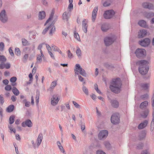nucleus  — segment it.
<instances>
[{
    "instance_id": "1",
    "label": "nucleus",
    "mask_w": 154,
    "mask_h": 154,
    "mask_svg": "<svg viewBox=\"0 0 154 154\" xmlns=\"http://www.w3.org/2000/svg\"><path fill=\"white\" fill-rule=\"evenodd\" d=\"M122 85L120 79L117 78L113 80L111 82L109 88L111 91L115 93H118L120 91Z\"/></svg>"
},
{
    "instance_id": "2",
    "label": "nucleus",
    "mask_w": 154,
    "mask_h": 154,
    "mask_svg": "<svg viewBox=\"0 0 154 154\" xmlns=\"http://www.w3.org/2000/svg\"><path fill=\"white\" fill-rule=\"evenodd\" d=\"M137 63L139 65V71L142 75H145L146 74L149 70V67L147 65L148 62L146 60H141L137 62Z\"/></svg>"
},
{
    "instance_id": "3",
    "label": "nucleus",
    "mask_w": 154,
    "mask_h": 154,
    "mask_svg": "<svg viewBox=\"0 0 154 154\" xmlns=\"http://www.w3.org/2000/svg\"><path fill=\"white\" fill-rule=\"evenodd\" d=\"M75 75H79V73L82 76L85 77L86 75V73L85 70L81 67L80 65L79 64H76L75 66V68L74 69Z\"/></svg>"
},
{
    "instance_id": "4",
    "label": "nucleus",
    "mask_w": 154,
    "mask_h": 154,
    "mask_svg": "<svg viewBox=\"0 0 154 154\" xmlns=\"http://www.w3.org/2000/svg\"><path fill=\"white\" fill-rule=\"evenodd\" d=\"M135 54L137 58H140L145 56L146 53L144 49L138 48L135 51Z\"/></svg>"
},
{
    "instance_id": "5",
    "label": "nucleus",
    "mask_w": 154,
    "mask_h": 154,
    "mask_svg": "<svg viewBox=\"0 0 154 154\" xmlns=\"http://www.w3.org/2000/svg\"><path fill=\"white\" fill-rule=\"evenodd\" d=\"M8 18L5 10H3L0 13V20L3 23L6 22Z\"/></svg>"
},
{
    "instance_id": "6",
    "label": "nucleus",
    "mask_w": 154,
    "mask_h": 154,
    "mask_svg": "<svg viewBox=\"0 0 154 154\" xmlns=\"http://www.w3.org/2000/svg\"><path fill=\"white\" fill-rule=\"evenodd\" d=\"M115 13L112 10L106 11L103 14L104 17L106 19H109L112 17Z\"/></svg>"
},
{
    "instance_id": "7",
    "label": "nucleus",
    "mask_w": 154,
    "mask_h": 154,
    "mask_svg": "<svg viewBox=\"0 0 154 154\" xmlns=\"http://www.w3.org/2000/svg\"><path fill=\"white\" fill-rule=\"evenodd\" d=\"M111 122L113 124H118L120 121L119 114L118 113L113 114L111 116Z\"/></svg>"
},
{
    "instance_id": "8",
    "label": "nucleus",
    "mask_w": 154,
    "mask_h": 154,
    "mask_svg": "<svg viewBox=\"0 0 154 154\" xmlns=\"http://www.w3.org/2000/svg\"><path fill=\"white\" fill-rule=\"evenodd\" d=\"M108 132L106 130L101 131L98 134V138L100 140L105 139L107 137Z\"/></svg>"
},
{
    "instance_id": "9",
    "label": "nucleus",
    "mask_w": 154,
    "mask_h": 154,
    "mask_svg": "<svg viewBox=\"0 0 154 154\" xmlns=\"http://www.w3.org/2000/svg\"><path fill=\"white\" fill-rule=\"evenodd\" d=\"M150 39L148 38H145L143 40L139 41V44L143 47H147L150 44Z\"/></svg>"
},
{
    "instance_id": "10",
    "label": "nucleus",
    "mask_w": 154,
    "mask_h": 154,
    "mask_svg": "<svg viewBox=\"0 0 154 154\" xmlns=\"http://www.w3.org/2000/svg\"><path fill=\"white\" fill-rule=\"evenodd\" d=\"M115 39L112 37H107L104 39V42L106 46L111 45L114 41Z\"/></svg>"
},
{
    "instance_id": "11",
    "label": "nucleus",
    "mask_w": 154,
    "mask_h": 154,
    "mask_svg": "<svg viewBox=\"0 0 154 154\" xmlns=\"http://www.w3.org/2000/svg\"><path fill=\"white\" fill-rule=\"evenodd\" d=\"M143 7L145 9H147L149 10H153L154 9L153 5L149 2H144L142 4Z\"/></svg>"
},
{
    "instance_id": "12",
    "label": "nucleus",
    "mask_w": 154,
    "mask_h": 154,
    "mask_svg": "<svg viewBox=\"0 0 154 154\" xmlns=\"http://www.w3.org/2000/svg\"><path fill=\"white\" fill-rule=\"evenodd\" d=\"M60 100L59 96L57 94L54 95L51 99V103L53 106L56 105Z\"/></svg>"
},
{
    "instance_id": "13",
    "label": "nucleus",
    "mask_w": 154,
    "mask_h": 154,
    "mask_svg": "<svg viewBox=\"0 0 154 154\" xmlns=\"http://www.w3.org/2000/svg\"><path fill=\"white\" fill-rule=\"evenodd\" d=\"M21 125L23 127H25L26 126L31 127L32 126V123L30 120L27 119L23 122Z\"/></svg>"
},
{
    "instance_id": "14",
    "label": "nucleus",
    "mask_w": 154,
    "mask_h": 154,
    "mask_svg": "<svg viewBox=\"0 0 154 154\" xmlns=\"http://www.w3.org/2000/svg\"><path fill=\"white\" fill-rule=\"evenodd\" d=\"M147 31L146 29L140 30L138 32V36L139 38H142L144 37L147 35Z\"/></svg>"
},
{
    "instance_id": "15",
    "label": "nucleus",
    "mask_w": 154,
    "mask_h": 154,
    "mask_svg": "<svg viewBox=\"0 0 154 154\" xmlns=\"http://www.w3.org/2000/svg\"><path fill=\"white\" fill-rule=\"evenodd\" d=\"M148 124V121L145 120L143 122L141 123L138 126L139 129H142L146 127Z\"/></svg>"
},
{
    "instance_id": "16",
    "label": "nucleus",
    "mask_w": 154,
    "mask_h": 154,
    "mask_svg": "<svg viewBox=\"0 0 154 154\" xmlns=\"http://www.w3.org/2000/svg\"><path fill=\"white\" fill-rule=\"evenodd\" d=\"M98 9V7H95L93 9L92 16V20L93 22H94L96 19Z\"/></svg>"
},
{
    "instance_id": "17",
    "label": "nucleus",
    "mask_w": 154,
    "mask_h": 154,
    "mask_svg": "<svg viewBox=\"0 0 154 154\" xmlns=\"http://www.w3.org/2000/svg\"><path fill=\"white\" fill-rule=\"evenodd\" d=\"M101 29L103 32H106L109 29V24L107 23H104L101 25Z\"/></svg>"
},
{
    "instance_id": "18",
    "label": "nucleus",
    "mask_w": 154,
    "mask_h": 154,
    "mask_svg": "<svg viewBox=\"0 0 154 154\" xmlns=\"http://www.w3.org/2000/svg\"><path fill=\"white\" fill-rule=\"evenodd\" d=\"M149 110L148 109H146L144 111L142 112L141 113L140 115L144 119L146 118L149 114Z\"/></svg>"
},
{
    "instance_id": "19",
    "label": "nucleus",
    "mask_w": 154,
    "mask_h": 154,
    "mask_svg": "<svg viewBox=\"0 0 154 154\" xmlns=\"http://www.w3.org/2000/svg\"><path fill=\"white\" fill-rule=\"evenodd\" d=\"M139 25L141 27L146 28L148 27L146 22L143 20H140L138 22Z\"/></svg>"
},
{
    "instance_id": "20",
    "label": "nucleus",
    "mask_w": 154,
    "mask_h": 154,
    "mask_svg": "<svg viewBox=\"0 0 154 154\" xmlns=\"http://www.w3.org/2000/svg\"><path fill=\"white\" fill-rule=\"evenodd\" d=\"M111 105L112 107L117 108L119 106V102L116 100H112L111 101Z\"/></svg>"
},
{
    "instance_id": "21",
    "label": "nucleus",
    "mask_w": 154,
    "mask_h": 154,
    "mask_svg": "<svg viewBox=\"0 0 154 154\" xmlns=\"http://www.w3.org/2000/svg\"><path fill=\"white\" fill-rule=\"evenodd\" d=\"M149 85L148 83H141L140 87L144 90H148L149 89Z\"/></svg>"
},
{
    "instance_id": "22",
    "label": "nucleus",
    "mask_w": 154,
    "mask_h": 154,
    "mask_svg": "<svg viewBox=\"0 0 154 154\" xmlns=\"http://www.w3.org/2000/svg\"><path fill=\"white\" fill-rule=\"evenodd\" d=\"M42 138H43V135H42V133H40L38 137L37 138V145L38 146L40 144H41L42 141Z\"/></svg>"
},
{
    "instance_id": "23",
    "label": "nucleus",
    "mask_w": 154,
    "mask_h": 154,
    "mask_svg": "<svg viewBox=\"0 0 154 154\" xmlns=\"http://www.w3.org/2000/svg\"><path fill=\"white\" fill-rule=\"evenodd\" d=\"M148 105V102L145 101L140 103V107L142 109H145Z\"/></svg>"
},
{
    "instance_id": "24",
    "label": "nucleus",
    "mask_w": 154,
    "mask_h": 154,
    "mask_svg": "<svg viewBox=\"0 0 154 154\" xmlns=\"http://www.w3.org/2000/svg\"><path fill=\"white\" fill-rule=\"evenodd\" d=\"M82 29L85 33H86L87 32V29L88 26L86 23H85V20H84L82 21Z\"/></svg>"
},
{
    "instance_id": "25",
    "label": "nucleus",
    "mask_w": 154,
    "mask_h": 154,
    "mask_svg": "<svg viewBox=\"0 0 154 154\" xmlns=\"http://www.w3.org/2000/svg\"><path fill=\"white\" fill-rule=\"evenodd\" d=\"M39 19L42 20L45 18V13L44 11H40L38 14Z\"/></svg>"
},
{
    "instance_id": "26",
    "label": "nucleus",
    "mask_w": 154,
    "mask_h": 154,
    "mask_svg": "<svg viewBox=\"0 0 154 154\" xmlns=\"http://www.w3.org/2000/svg\"><path fill=\"white\" fill-rule=\"evenodd\" d=\"M48 28L49 29H51L49 32L50 34H52L53 33L55 32V27L53 24H51L50 26H48Z\"/></svg>"
},
{
    "instance_id": "27",
    "label": "nucleus",
    "mask_w": 154,
    "mask_h": 154,
    "mask_svg": "<svg viewBox=\"0 0 154 154\" xmlns=\"http://www.w3.org/2000/svg\"><path fill=\"white\" fill-rule=\"evenodd\" d=\"M39 94L40 92L38 91L37 90L36 91V94L35 96V99L36 100V106H38V103L39 102Z\"/></svg>"
},
{
    "instance_id": "28",
    "label": "nucleus",
    "mask_w": 154,
    "mask_h": 154,
    "mask_svg": "<svg viewBox=\"0 0 154 154\" xmlns=\"http://www.w3.org/2000/svg\"><path fill=\"white\" fill-rule=\"evenodd\" d=\"M12 91L14 94L16 96H18L20 94L19 90L15 87H13Z\"/></svg>"
},
{
    "instance_id": "29",
    "label": "nucleus",
    "mask_w": 154,
    "mask_h": 154,
    "mask_svg": "<svg viewBox=\"0 0 154 154\" xmlns=\"http://www.w3.org/2000/svg\"><path fill=\"white\" fill-rule=\"evenodd\" d=\"M14 106L13 105H11L9 106L7 108V111L8 112H12L14 108Z\"/></svg>"
},
{
    "instance_id": "30",
    "label": "nucleus",
    "mask_w": 154,
    "mask_h": 154,
    "mask_svg": "<svg viewBox=\"0 0 154 154\" xmlns=\"http://www.w3.org/2000/svg\"><path fill=\"white\" fill-rule=\"evenodd\" d=\"M146 133L145 131H143L139 134V137L140 139L141 140L144 138L146 136Z\"/></svg>"
},
{
    "instance_id": "31",
    "label": "nucleus",
    "mask_w": 154,
    "mask_h": 154,
    "mask_svg": "<svg viewBox=\"0 0 154 154\" xmlns=\"http://www.w3.org/2000/svg\"><path fill=\"white\" fill-rule=\"evenodd\" d=\"M15 116L14 115H11L9 119V122L10 124H12L14 121Z\"/></svg>"
},
{
    "instance_id": "32",
    "label": "nucleus",
    "mask_w": 154,
    "mask_h": 154,
    "mask_svg": "<svg viewBox=\"0 0 154 154\" xmlns=\"http://www.w3.org/2000/svg\"><path fill=\"white\" fill-rule=\"evenodd\" d=\"M29 57V54H25L24 55L23 57L22 58V61L24 63H26Z\"/></svg>"
},
{
    "instance_id": "33",
    "label": "nucleus",
    "mask_w": 154,
    "mask_h": 154,
    "mask_svg": "<svg viewBox=\"0 0 154 154\" xmlns=\"http://www.w3.org/2000/svg\"><path fill=\"white\" fill-rule=\"evenodd\" d=\"M22 42L23 46H26L29 45L28 41L24 38H22L21 39Z\"/></svg>"
},
{
    "instance_id": "34",
    "label": "nucleus",
    "mask_w": 154,
    "mask_h": 154,
    "mask_svg": "<svg viewBox=\"0 0 154 154\" xmlns=\"http://www.w3.org/2000/svg\"><path fill=\"white\" fill-rule=\"evenodd\" d=\"M76 53L79 57H81V51L80 48L79 47H77V50L76 51Z\"/></svg>"
},
{
    "instance_id": "35",
    "label": "nucleus",
    "mask_w": 154,
    "mask_h": 154,
    "mask_svg": "<svg viewBox=\"0 0 154 154\" xmlns=\"http://www.w3.org/2000/svg\"><path fill=\"white\" fill-rule=\"evenodd\" d=\"M82 90L83 91L86 95H88L89 94L88 89L85 86L83 85L82 87Z\"/></svg>"
},
{
    "instance_id": "36",
    "label": "nucleus",
    "mask_w": 154,
    "mask_h": 154,
    "mask_svg": "<svg viewBox=\"0 0 154 154\" xmlns=\"http://www.w3.org/2000/svg\"><path fill=\"white\" fill-rule=\"evenodd\" d=\"M15 53L17 56L20 55V49L18 48H16L15 49Z\"/></svg>"
},
{
    "instance_id": "37",
    "label": "nucleus",
    "mask_w": 154,
    "mask_h": 154,
    "mask_svg": "<svg viewBox=\"0 0 154 154\" xmlns=\"http://www.w3.org/2000/svg\"><path fill=\"white\" fill-rule=\"evenodd\" d=\"M146 17L148 18H149L154 16V13L152 12H150L147 14Z\"/></svg>"
},
{
    "instance_id": "38",
    "label": "nucleus",
    "mask_w": 154,
    "mask_h": 154,
    "mask_svg": "<svg viewBox=\"0 0 154 154\" xmlns=\"http://www.w3.org/2000/svg\"><path fill=\"white\" fill-rule=\"evenodd\" d=\"M104 66L107 68L109 69L113 67L112 65L108 63H105L104 64Z\"/></svg>"
},
{
    "instance_id": "39",
    "label": "nucleus",
    "mask_w": 154,
    "mask_h": 154,
    "mask_svg": "<svg viewBox=\"0 0 154 154\" xmlns=\"http://www.w3.org/2000/svg\"><path fill=\"white\" fill-rule=\"evenodd\" d=\"M6 60V59L5 56L3 55L0 56V61L2 63H4Z\"/></svg>"
},
{
    "instance_id": "40",
    "label": "nucleus",
    "mask_w": 154,
    "mask_h": 154,
    "mask_svg": "<svg viewBox=\"0 0 154 154\" xmlns=\"http://www.w3.org/2000/svg\"><path fill=\"white\" fill-rule=\"evenodd\" d=\"M110 4V1L109 0H108L105 1L103 3V5L104 7H107L109 6Z\"/></svg>"
},
{
    "instance_id": "41",
    "label": "nucleus",
    "mask_w": 154,
    "mask_h": 154,
    "mask_svg": "<svg viewBox=\"0 0 154 154\" xmlns=\"http://www.w3.org/2000/svg\"><path fill=\"white\" fill-rule=\"evenodd\" d=\"M63 19L64 20H67L68 19V17L67 15V12H65L63 15Z\"/></svg>"
},
{
    "instance_id": "42",
    "label": "nucleus",
    "mask_w": 154,
    "mask_h": 154,
    "mask_svg": "<svg viewBox=\"0 0 154 154\" xmlns=\"http://www.w3.org/2000/svg\"><path fill=\"white\" fill-rule=\"evenodd\" d=\"M42 60L41 56L40 55H38L37 57V62L38 63H41Z\"/></svg>"
},
{
    "instance_id": "43",
    "label": "nucleus",
    "mask_w": 154,
    "mask_h": 154,
    "mask_svg": "<svg viewBox=\"0 0 154 154\" xmlns=\"http://www.w3.org/2000/svg\"><path fill=\"white\" fill-rule=\"evenodd\" d=\"M148 94H146L140 96V98L143 100H146L148 98Z\"/></svg>"
},
{
    "instance_id": "44",
    "label": "nucleus",
    "mask_w": 154,
    "mask_h": 154,
    "mask_svg": "<svg viewBox=\"0 0 154 154\" xmlns=\"http://www.w3.org/2000/svg\"><path fill=\"white\" fill-rule=\"evenodd\" d=\"M68 9L69 12H71V10L73 9V5L72 3H69Z\"/></svg>"
},
{
    "instance_id": "45",
    "label": "nucleus",
    "mask_w": 154,
    "mask_h": 154,
    "mask_svg": "<svg viewBox=\"0 0 154 154\" xmlns=\"http://www.w3.org/2000/svg\"><path fill=\"white\" fill-rule=\"evenodd\" d=\"M141 154H150L149 149L143 150L141 152Z\"/></svg>"
},
{
    "instance_id": "46",
    "label": "nucleus",
    "mask_w": 154,
    "mask_h": 154,
    "mask_svg": "<svg viewBox=\"0 0 154 154\" xmlns=\"http://www.w3.org/2000/svg\"><path fill=\"white\" fill-rule=\"evenodd\" d=\"M67 55L68 57L71 59L73 57V55L70 50H68L67 52Z\"/></svg>"
},
{
    "instance_id": "47",
    "label": "nucleus",
    "mask_w": 154,
    "mask_h": 154,
    "mask_svg": "<svg viewBox=\"0 0 154 154\" xmlns=\"http://www.w3.org/2000/svg\"><path fill=\"white\" fill-rule=\"evenodd\" d=\"M57 85V82L53 81L51 83L50 88L53 89Z\"/></svg>"
},
{
    "instance_id": "48",
    "label": "nucleus",
    "mask_w": 154,
    "mask_h": 154,
    "mask_svg": "<svg viewBox=\"0 0 154 154\" xmlns=\"http://www.w3.org/2000/svg\"><path fill=\"white\" fill-rule=\"evenodd\" d=\"M5 45L3 42H1L0 43V50L3 51L4 50Z\"/></svg>"
},
{
    "instance_id": "49",
    "label": "nucleus",
    "mask_w": 154,
    "mask_h": 154,
    "mask_svg": "<svg viewBox=\"0 0 154 154\" xmlns=\"http://www.w3.org/2000/svg\"><path fill=\"white\" fill-rule=\"evenodd\" d=\"M143 147V144L142 143H140L138 144L137 146V148L138 149H142Z\"/></svg>"
},
{
    "instance_id": "50",
    "label": "nucleus",
    "mask_w": 154,
    "mask_h": 154,
    "mask_svg": "<svg viewBox=\"0 0 154 154\" xmlns=\"http://www.w3.org/2000/svg\"><path fill=\"white\" fill-rule=\"evenodd\" d=\"M105 146L108 149H109L111 148V145L110 143L108 142H106L104 143Z\"/></svg>"
},
{
    "instance_id": "51",
    "label": "nucleus",
    "mask_w": 154,
    "mask_h": 154,
    "mask_svg": "<svg viewBox=\"0 0 154 154\" xmlns=\"http://www.w3.org/2000/svg\"><path fill=\"white\" fill-rule=\"evenodd\" d=\"M4 102V100L3 97V96L0 95V103L2 105Z\"/></svg>"
},
{
    "instance_id": "52",
    "label": "nucleus",
    "mask_w": 154,
    "mask_h": 154,
    "mask_svg": "<svg viewBox=\"0 0 154 154\" xmlns=\"http://www.w3.org/2000/svg\"><path fill=\"white\" fill-rule=\"evenodd\" d=\"M61 107V111H63L64 112H66V109L65 106L63 105H62L60 106Z\"/></svg>"
},
{
    "instance_id": "53",
    "label": "nucleus",
    "mask_w": 154,
    "mask_h": 154,
    "mask_svg": "<svg viewBox=\"0 0 154 154\" xmlns=\"http://www.w3.org/2000/svg\"><path fill=\"white\" fill-rule=\"evenodd\" d=\"M9 51L11 55L13 57L14 55L13 51L11 49V47H10L9 48Z\"/></svg>"
},
{
    "instance_id": "54",
    "label": "nucleus",
    "mask_w": 154,
    "mask_h": 154,
    "mask_svg": "<svg viewBox=\"0 0 154 154\" xmlns=\"http://www.w3.org/2000/svg\"><path fill=\"white\" fill-rule=\"evenodd\" d=\"M17 79V78L16 77H13L11 78L10 81L11 82H15Z\"/></svg>"
},
{
    "instance_id": "55",
    "label": "nucleus",
    "mask_w": 154,
    "mask_h": 154,
    "mask_svg": "<svg viewBox=\"0 0 154 154\" xmlns=\"http://www.w3.org/2000/svg\"><path fill=\"white\" fill-rule=\"evenodd\" d=\"M11 89V87L10 85H7L5 88L6 90L9 91Z\"/></svg>"
},
{
    "instance_id": "56",
    "label": "nucleus",
    "mask_w": 154,
    "mask_h": 154,
    "mask_svg": "<svg viewBox=\"0 0 154 154\" xmlns=\"http://www.w3.org/2000/svg\"><path fill=\"white\" fill-rule=\"evenodd\" d=\"M23 101L25 102V106L26 107H29L30 106V103L29 101H27L26 99L23 100Z\"/></svg>"
},
{
    "instance_id": "57",
    "label": "nucleus",
    "mask_w": 154,
    "mask_h": 154,
    "mask_svg": "<svg viewBox=\"0 0 154 154\" xmlns=\"http://www.w3.org/2000/svg\"><path fill=\"white\" fill-rule=\"evenodd\" d=\"M51 48L54 51H57L59 49L58 48L54 45H52L51 46Z\"/></svg>"
},
{
    "instance_id": "58",
    "label": "nucleus",
    "mask_w": 154,
    "mask_h": 154,
    "mask_svg": "<svg viewBox=\"0 0 154 154\" xmlns=\"http://www.w3.org/2000/svg\"><path fill=\"white\" fill-rule=\"evenodd\" d=\"M74 37L77 40L79 41L80 39L79 35L77 33H75L74 34Z\"/></svg>"
},
{
    "instance_id": "59",
    "label": "nucleus",
    "mask_w": 154,
    "mask_h": 154,
    "mask_svg": "<svg viewBox=\"0 0 154 154\" xmlns=\"http://www.w3.org/2000/svg\"><path fill=\"white\" fill-rule=\"evenodd\" d=\"M54 12L53 11H52L48 19V20H49L50 21L52 19L53 17L54 16Z\"/></svg>"
},
{
    "instance_id": "60",
    "label": "nucleus",
    "mask_w": 154,
    "mask_h": 154,
    "mask_svg": "<svg viewBox=\"0 0 154 154\" xmlns=\"http://www.w3.org/2000/svg\"><path fill=\"white\" fill-rule=\"evenodd\" d=\"M5 66L6 69H8L10 68L11 65L9 63H8L6 64H5Z\"/></svg>"
},
{
    "instance_id": "61",
    "label": "nucleus",
    "mask_w": 154,
    "mask_h": 154,
    "mask_svg": "<svg viewBox=\"0 0 154 154\" xmlns=\"http://www.w3.org/2000/svg\"><path fill=\"white\" fill-rule=\"evenodd\" d=\"M49 29L48 26L45 28L43 30L42 34L43 35H45L47 32L48 31V30Z\"/></svg>"
},
{
    "instance_id": "62",
    "label": "nucleus",
    "mask_w": 154,
    "mask_h": 154,
    "mask_svg": "<svg viewBox=\"0 0 154 154\" xmlns=\"http://www.w3.org/2000/svg\"><path fill=\"white\" fill-rule=\"evenodd\" d=\"M72 103L77 108H79L80 107V106L74 101H72Z\"/></svg>"
},
{
    "instance_id": "63",
    "label": "nucleus",
    "mask_w": 154,
    "mask_h": 154,
    "mask_svg": "<svg viewBox=\"0 0 154 154\" xmlns=\"http://www.w3.org/2000/svg\"><path fill=\"white\" fill-rule=\"evenodd\" d=\"M97 154H106V153L103 151L101 150H98L97 151Z\"/></svg>"
},
{
    "instance_id": "64",
    "label": "nucleus",
    "mask_w": 154,
    "mask_h": 154,
    "mask_svg": "<svg viewBox=\"0 0 154 154\" xmlns=\"http://www.w3.org/2000/svg\"><path fill=\"white\" fill-rule=\"evenodd\" d=\"M85 128V124L84 123H82L81 125V129L83 131L84 130Z\"/></svg>"
}]
</instances>
